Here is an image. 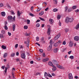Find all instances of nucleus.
<instances>
[{
    "mask_svg": "<svg viewBox=\"0 0 79 79\" xmlns=\"http://www.w3.org/2000/svg\"><path fill=\"white\" fill-rule=\"evenodd\" d=\"M8 21H10V23L13 22L15 21V16H14L13 18L11 16H8L7 17Z\"/></svg>",
    "mask_w": 79,
    "mask_h": 79,
    "instance_id": "nucleus-1",
    "label": "nucleus"
},
{
    "mask_svg": "<svg viewBox=\"0 0 79 79\" xmlns=\"http://www.w3.org/2000/svg\"><path fill=\"white\" fill-rule=\"evenodd\" d=\"M73 18H69L68 17H67L65 20V22H67V23L68 22L71 23V22H73Z\"/></svg>",
    "mask_w": 79,
    "mask_h": 79,
    "instance_id": "nucleus-2",
    "label": "nucleus"
},
{
    "mask_svg": "<svg viewBox=\"0 0 79 79\" xmlns=\"http://www.w3.org/2000/svg\"><path fill=\"white\" fill-rule=\"evenodd\" d=\"M52 63L53 64H55V65H58V64H59V62H58V61H57V60H52Z\"/></svg>",
    "mask_w": 79,
    "mask_h": 79,
    "instance_id": "nucleus-3",
    "label": "nucleus"
},
{
    "mask_svg": "<svg viewBox=\"0 0 79 79\" xmlns=\"http://www.w3.org/2000/svg\"><path fill=\"white\" fill-rule=\"evenodd\" d=\"M60 33H59L58 34H57L54 38V40H57L60 37Z\"/></svg>",
    "mask_w": 79,
    "mask_h": 79,
    "instance_id": "nucleus-4",
    "label": "nucleus"
},
{
    "mask_svg": "<svg viewBox=\"0 0 79 79\" xmlns=\"http://www.w3.org/2000/svg\"><path fill=\"white\" fill-rule=\"evenodd\" d=\"M68 77L69 79H73V75H72V73H69L68 75Z\"/></svg>",
    "mask_w": 79,
    "mask_h": 79,
    "instance_id": "nucleus-5",
    "label": "nucleus"
},
{
    "mask_svg": "<svg viewBox=\"0 0 79 79\" xmlns=\"http://www.w3.org/2000/svg\"><path fill=\"white\" fill-rule=\"evenodd\" d=\"M7 67H6L5 68V73H6V72L7 71V69H8V68H10V66H9V65L8 64H7Z\"/></svg>",
    "mask_w": 79,
    "mask_h": 79,
    "instance_id": "nucleus-6",
    "label": "nucleus"
},
{
    "mask_svg": "<svg viewBox=\"0 0 79 79\" xmlns=\"http://www.w3.org/2000/svg\"><path fill=\"white\" fill-rule=\"evenodd\" d=\"M21 56L23 59H24V58L26 57V55L24 53H22L21 55Z\"/></svg>",
    "mask_w": 79,
    "mask_h": 79,
    "instance_id": "nucleus-7",
    "label": "nucleus"
},
{
    "mask_svg": "<svg viewBox=\"0 0 79 79\" xmlns=\"http://www.w3.org/2000/svg\"><path fill=\"white\" fill-rule=\"evenodd\" d=\"M74 40L76 41H78L79 40V37L76 36L74 37Z\"/></svg>",
    "mask_w": 79,
    "mask_h": 79,
    "instance_id": "nucleus-8",
    "label": "nucleus"
},
{
    "mask_svg": "<svg viewBox=\"0 0 79 79\" xmlns=\"http://www.w3.org/2000/svg\"><path fill=\"white\" fill-rule=\"evenodd\" d=\"M52 45L51 44L49 45V46L48 48V51H50L52 49Z\"/></svg>",
    "mask_w": 79,
    "mask_h": 79,
    "instance_id": "nucleus-9",
    "label": "nucleus"
},
{
    "mask_svg": "<svg viewBox=\"0 0 79 79\" xmlns=\"http://www.w3.org/2000/svg\"><path fill=\"white\" fill-rule=\"evenodd\" d=\"M52 67H53L52 69V70L53 71H56V67L54 65H53L52 66Z\"/></svg>",
    "mask_w": 79,
    "mask_h": 79,
    "instance_id": "nucleus-10",
    "label": "nucleus"
},
{
    "mask_svg": "<svg viewBox=\"0 0 79 79\" xmlns=\"http://www.w3.org/2000/svg\"><path fill=\"white\" fill-rule=\"evenodd\" d=\"M57 67V68H59V69H64V68H63V66L60 65H58V64L57 65H56Z\"/></svg>",
    "mask_w": 79,
    "mask_h": 79,
    "instance_id": "nucleus-11",
    "label": "nucleus"
},
{
    "mask_svg": "<svg viewBox=\"0 0 79 79\" xmlns=\"http://www.w3.org/2000/svg\"><path fill=\"white\" fill-rule=\"evenodd\" d=\"M22 13V12H21V13L19 12V11H17V15L18 16V18H19V16L21 15V14Z\"/></svg>",
    "mask_w": 79,
    "mask_h": 79,
    "instance_id": "nucleus-12",
    "label": "nucleus"
},
{
    "mask_svg": "<svg viewBox=\"0 0 79 79\" xmlns=\"http://www.w3.org/2000/svg\"><path fill=\"white\" fill-rule=\"evenodd\" d=\"M13 30V31H15V28H16V25L14 24L12 25Z\"/></svg>",
    "mask_w": 79,
    "mask_h": 79,
    "instance_id": "nucleus-13",
    "label": "nucleus"
},
{
    "mask_svg": "<svg viewBox=\"0 0 79 79\" xmlns=\"http://www.w3.org/2000/svg\"><path fill=\"white\" fill-rule=\"evenodd\" d=\"M49 21L50 23L51 24H53V23L54 21H53V19H50L49 20Z\"/></svg>",
    "mask_w": 79,
    "mask_h": 79,
    "instance_id": "nucleus-14",
    "label": "nucleus"
},
{
    "mask_svg": "<svg viewBox=\"0 0 79 79\" xmlns=\"http://www.w3.org/2000/svg\"><path fill=\"white\" fill-rule=\"evenodd\" d=\"M49 60V59H48V58H46L45 59H43L42 61L43 62H46V61H48Z\"/></svg>",
    "mask_w": 79,
    "mask_h": 79,
    "instance_id": "nucleus-15",
    "label": "nucleus"
},
{
    "mask_svg": "<svg viewBox=\"0 0 79 79\" xmlns=\"http://www.w3.org/2000/svg\"><path fill=\"white\" fill-rule=\"evenodd\" d=\"M47 34L48 35H50V28H49L48 30Z\"/></svg>",
    "mask_w": 79,
    "mask_h": 79,
    "instance_id": "nucleus-16",
    "label": "nucleus"
},
{
    "mask_svg": "<svg viewBox=\"0 0 79 79\" xmlns=\"http://www.w3.org/2000/svg\"><path fill=\"white\" fill-rule=\"evenodd\" d=\"M58 48H56L54 49L53 52L54 53H56L58 52Z\"/></svg>",
    "mask_w": 79,
    "mask_h": 79,
    "instance_id": "nucleus-17",
    "label": "nucleus"
},
{
    "mask_svg": "<svg viewBox=\"0 0 79 79\" xmlns=\"http://www.w3.org/2000/svg\"><path fill=\"white\" fill-rule=\"evenodd\" d=\"M76 29L77 30H79V23L77 24L76 27Z\"/></svg>",
    "mask_w": 79,
    "mask_h": 79,
    "instance_id": "nucleus-18",
    "label": "nucleus"
},
{
    "mask_svg": "<svg viewBox=\"0 0 79 79\" xmlns=\"http://www.w3.org/2000/svg\"><path fill=\"white\" fill-rule=\"evenodd\" d=\"M73 43L70 42L69 43V47L71 48L72 47H73Z\"/></svg>",
    "mask_w": 79,
    "mask_h": 79,
    "instance_id": "nucleus-19",
    "label": "nucleus"
},
{
    "mask_svg": "<svg viewBox=\"0 0 79 79\" xmlns=\"http://www.w3.org/2000/svg\"><path fill=\"white\" fill-rule=\"evenodd\" d=\"M44 11H42L41 12L39 13V15H40V16H42V15H44Z\"/></svg>",
    "mask_w": 79,
    "mask_h": 79,
    "instance_id": "nucleus-20",
    "label": "nucleus"
},
{
    "mask_svg": "<svg viewBox=\"0 0 79 79\" xmlns=\"http://www.w3.org/2000/svg\"><path fill=\"white\" fill-rule=\"evenodd\" d=\"M27 47H29V40H27Z\"/></svg>",
    "mask_w": 79,
    "mask_h": 79,
    "instance_id": "nucleus-21",
    "label": "nucleus"
},
{
    "mask_svg": "<svg viewBox=\"0 0 79 79\" xmlns=\"http://www.w3.org/2000/svg\"><path fill=\"white\" fill-rule=\"evenodd\" d=\"M1 15L2 16H5V13L4 12H2L1 13Z\"/></svg>",
    "mask_w": 79,
    "mask_h": 79,
    "instance_id": "nucleus-22",
    "label": "nucleus"
},
{
    "mask_svg": "<svg viewBox=\"0 0 79 79\" xmlns=\"http://www.w3.org/2000/svg\"><path fill=\"white\" fill-rule=\"evenodd\" d=\"M7 55H8V54L7 53H5L3 56L4 58H6L7 56Z\"/></svg>",
    "mask_w": 79,
    "mask_h": 79,
    "instance_id": "nucleus-23",
    "label": "nucleus"
},
{
    "mask_svg": "<svg viewBox=\"0 0 79 79\" xmlns=\"http://www.w3.org/2000/svg\"><path fill=\"white\" fill-rule=\"evenodd\" d=\"M25 35L26 36H29V35H31V33H26L25 34Z\"/></svg>",
    "mask_w": 79,
    "mask_h": 79,
    "instance_id": "nucleus-24",
    "label": "nucleus"
},
{
    "mask_svg": "<svg viewBox=\"0 0 79 79\" xmlns=\"http://www.w3.org/2000/svg\"><path fill=\"white\" fill-rule=\"evenodd\" d=\"M48 76V73L47 72H45L44 73V77H47Z\"/></svg>",
    "mask_w": 79,
    "mask_h": 79,
    "instance_id": "nucleus-25",
    "label": "nucleus"
},
{
    "mask_svg": "<svg viewBox=\"0 0 79 79\" xmlns=\"http://www.w3.org/2000/svg\"><path fill=\"white\" fill-rule=\"evenodd\" d=\"M53 3L54 4H55V5H56V4H57V0H53Z\"/></svg>",
    "mask_w": 79,
    "mask_h": 79,
    "instance_id": "nucleus-26",
    "label": "nucleus"
},
{
    "mask_svg": "<svg viewBox=\"0 0 79 79\" xmlns=\"http://www.w3.org/2000/svg\"><path fill=\"white\" fill-rule=\"evenodd\" d=\"M48 64L49 66H52L53 65V64L52 63V62H48Z\"/></svg>",
    "mask_w": 79,
    "mask_h": 79,
    "instance_id": "nucleus-27",
    "label": "nucleus"
},
{
    "mask_svg": "<svg viewBox=\"0 0 79 79\" xmlns=\"http://www.w3.org/2000/svg\"><path fill=\"white\" fill-rule=\"evenodd\" d=\"M1 47L3 49H4V50H5L6 48V46H5L4 45H2Z\"/></svg>",
    "mask_w": 79,
    "mask_h": 79,
    "instance_id": "nucleus-28",
    "label": "nucleus"
},
{
    "mask_svg": "<svg viewBox=\"0 0 79 79\" xmlns=\"http://www.w3.org/2000/svg\"><path fill=\"white\" fill-rule=\"evenodd\" d=\"M69 29L68 28H65V32H68L69 31Z\"/></svg>",
    "mask_w": 79,
    "mask_h": 79,
    "instance_id": "nucleus-29",
    "label": "nucleus"
},
{
    "mask_svg": "<svg viewBox=\"0 0 79 79\" xmlns=\"http://www.w3.org/2000/svg\"><path fill=\"white\" fill-rule=\"evenodd\" d=\"M27 24H30V20H29V19H27Z\"/></svg>",
    "mask_w": 79,
    "mask_h": 79,
    "instance_id": "nucleus-30",
    "label": "nucleus"
},
{
    "mask_svg": "<svg viewBox=\"0 0 79 79\" xmlns=\"http://www.w3.org/2000/svg\"><path fill=\"white\" fill-rule=\"evenodd\" d=\"M72 8H73V9L74 10L75 9H76V8H77V6H73Z\"/></svg>",
    "mask_w": 79,
    "mask_h": 79,
    "instance_id": "nucleus-31",
    "label": "nucleus"
},
{
    "mask_svg": "<svg viewBox=\"0 0 79 79\" xmlns=\"http://www.w3.org/2000/svg\"><path fill=\"white\" fill-rule=\"evenodd\" d=\"M0 37L1 39H3V35L2 34L0 35Z\"/></svg>",
    "mask_w": 79,
    "mask_h": 79,
    "instance_id": "nucleus-32",
    "label": "nucleus"
},
{
    "mask_svg": "<svg viewBox=\"0 0 79 79\" xmlns=\"http://www.w3.org/2000/svg\"><path fill=\"white\" fill-rule=\"evenodd\" d=\"M58 11V9H54L53 10V11L54 12H56V11Z\"/></svg>",
    "mask_w": 79,
    "mask_h": 79,
    "instance_id": "nucleus-33",
    "label": "nucleus"
},
{
    "mask_svg": "<svg viewBox=\"0 0 79 79\" xmlns=\"http://www.w3.org/2000/svg\"><path fill=\"white\" fill-rule=\"evenodd\" d=\"M68 7L67 6H66L65 7V12H66L67 11V10H68Z\"/></svg>",
    "mask_w": 79,
    "mask_h": 79,
    "instance_id": "nucleus-34",
    "label": "nucleus"
},
{
    "mask_svg": "<svg viewBox=\"0 0 79 79\" xmlns=\"http://www.w3.org/2000/svg\"><path fill=\"white\" fill-rule=\"evenodd\" d=\"M39 18L41 20V21H45V19H44L41 17H39Z\"/></svg>",
    "mask_w": 79,
    "mask_h": 79,
    "instance_id": "nucleus-35",
    "label": "nucleus"
},
{
    "mask_svg": "<svg viewBox=\"0 0 79 79\" xmlns=\"http://www.w3.org/2000/svg\"><path fill=\"white\" fill-rule=\"evenodd\" d=\"M69 58H71V60H73L74 58V56H71L69 57Z\"/></svg>",
    "mask_w": 79,
    "mask_h": 79,
    "instance_id": "nucleus-36",
    "label": "nucleus"
},
{
    "mask_svg": "<svg viewBox=\"0 0 79 79\" xmlns=\"http://www.w3.org/2000/svg\"><path fill=\"white\" fill-rule=\"evenodd\" d=\"M48 76L50 77H52V76L51 75L50 73H48Z\"/></svg>",
    "mask_w": 79,
    "mask_h": 79,
    "instance_id": "nucleus-37",
    "label": "nucleus"
},
{
    "mask_svg": "<svg viewBox=\"0 0 79 79\" xmlns=\"http://www.w3.org/2000/svg\"><path fill=\"white\" fill-rule=\"evenodd\" d=\"M36 27H40V24L39 23H37L36 25Z\"/></svg>",
    "mask_w": 79,
    "mask_h": 79,
    "instance_id": "nucleus-38",
    "label": "nucleus"
},
{
    "mask_svg": "<svg viewBox=\"0 0 79 79\" xmlns=\"http://www.w3.org/2000/svg\"><path fill=\"white\" fill-rule=\"evenodd\" d=\"M42 10V8H40V9H37V12H38V11H40V10Z\"/></svg>",
    "mask_w": 79,
    "mask_h": 79,
    "instance_id": "nucleus-39",
    "label": "nucleus"
},
{
    "mask_svg": "<svg viewBox=\"0 0 79 79\" xmlns=\"http://www.w3.org/2000/svg\"><path fill=\"white\" fill-rule=\"evenodd\" d=\"M36 41H39V37H37L36 38Z\"/></svg>",
    "mask_w": 79,
    "mask_h": 79,
    "instance_id": "nucleus-40",
    "label": "nucleus"
},
{
    "mask_svg": "<svg viewBox=\"0 0 79 79\" xmlns=\"http://www.w3.org/2000/svg\"><path fill=\"white\" fill-rule=\"evenodd\" d=\"M10 13L11 14H12V15H15V13H14V12H13V10H11L10 11Z\"/></svg>",
    "mask_w": 79,
    "mask_h": 79,
    "instance_id": "nucleus-41",
    "label": "nucleus"
},
{
    "mask_svg": "<svg viewBox=\"0 0 79 79\" xmlns=\"http://www.w3.org/2000/svg\"><path fill=\"white\" fill-rule=\"evenodd\" d=\"M5 29H6V30H7L8 29V27H7V26L6 25H5L4 27Z\"/></svg>",
    "mask_w": 79,
    "mask_h": 79,
    "instance_id": "nucleus-42",
    "label": "nucleus"
},
{
    "mask_svg": "<svg viewBox=\"0 0 79 79\" xmlns=\"http://www.w3.org/2000/svg\"><path fill=\"white\" fill-rule=\"evenodd\" d=\"M60 18H61V16H60V15H58L57 17V19H60Z\"/></svg>",
    "mask_w": 79,
    "mask_h": 79,
    "instance_id": "nucleus-43",
    "label": "nucleus"
},
{
    "mask_svg": "<svg viewBox=\"0 0 79 79\" xmlns=\"http://www.w3.org/2000/svg\"><path fill=\"white\" fill-rule=\"evenodd\" d=\"M54 46H55V47H57L58 46L57 43H55L54 45Z\"/></svg>",
    "mask_w": 79,
    "mask_h": 79,
    "instance_id": "nucleus-44",
    "label": "nucleus"
},
{
    "mask_svg": "<svg viewBox=\"0 0 79 79\" xmlns=\"http://www.w3.org/2000/svg\"><path fill=\"white\" fill-rule=\"evenodd\" d=\"M40 73H36L35 75L36 76H38V75H40Z\"/></svg>",
    "mask_w": 79,
    "mask_h": 79,
    "instance_id": "nucleus-45",
    "label": "nucleus"
},
{
    "mask_svg": "<svg viewBox=\"0 0 79 79\" xmlns=\"http://www.w3.org/2000/svg\"><path fill=\"white\" fill-rule=\"evenodd\" d=\"M2 34H5V32L3 30H2L1 31Z\"/></svg>",
    "mask_w": 79,
    "mask_h": 79,
    "instance_id": "nucleus-46",
    "label": "nucleus"
},
{
    "mask_svg": "<svg viewBox=\"0 0 79 79\" xmlns=\"http://www.w3.org/2000/svg\"><path fill=\"white\" fill-rule=\"evenodd\" d=\"M15 53H12L11 55V56H15Z\"/></svg>",
    "mask_w": 79,
    "mask_h": 79,
    "instance_id": "nucleus-47",
    "label": "nucleus"
},
{
    "mask_svg": "<svg viewBox=\"0 0 79 79\" xmlns=\"http://www.w3.org/2000/svg\"><path fill=\"white\" fill-rule=\"evenodd\" d=\"M24 28L25 29H27L28 27H27V26H24Z\"/></svg>",
    "mask_w": 79,
    "mask_h": 79,
    "instance_id": "nucleus-48",
    "label": "nucleus"
},
{
    "mask_svg": "<svg viewBox=\"0 0 79 79\" xmlns=\"http://www.w3.org/2000/svg\"><path fill=\"white\" fill-rule=\"evenodd\" d=\"M8 35H9V36H10V35H11V33L8 32Z\"/></svg>",
    "mask_w": 79,
    "mask_h": 79,
    "instance_id": "nucleus-49",
    "label": "nucleus"
},
{
    "mask_svg": "<svg viewBox=\"0 0 79 79\" xmlns=\"http://www.w3.org/2000/svg\"><path fill=\"white\" fill-rule=\"evenodd\" d=\"M3 6V4L2 3L0 4V7H2Z\"/></svg>",
    "mask_w": 79,
    "mask_h": 79,
    "instance_id": "nucleus-50",
    "label": "nucleus"
},
{
    "mask_svg": "<svg viewBox=\"0 0 79 79\" xmlns=\"http://www.w3.org/2000/svg\"><path fill=\"white\" fill-rule=\"evenodd\" d=\"M5 66H2L1 67V68H2V69H5Z\"/></svg>",
    "mask_w": 79,
    "mask_h": 79,
    "instance_id": "nucleus-51",
    "label": "nucleus"
},
{
    "mask_svg": "<svg viewBox=\"0 0 79 79\" xmlns=\"http://www.w3.org/2000/svg\"><path fill=\"white\" fill-rule=\"evenodd\" d=\"M71 11V9L70 8L68 9V11H67L68 12H69V11Z\"/></svg>",
    "mask_w": 79,
    "mask_h": 79,
    "instance_id": "nucleus-52",
    "label": "nucleus"
},
{
    "mask_svg": "<svg viewBox=\"0 0 79 79\" xmlns=\"http://www.w3.org/2000/svg\"><path fill=\"white\" fill-rule=\"evenodd\" d=\"M62 44L63 45H66V41H64Z\"/></svg>",
    "mask_w": 79,
    "mask_h": 79,
    "instance_id": "nucleus-53",
    "label": "nucleus"
},
{
    "mask_svg": "<svg viewBox=\"0 0 79 79\" xmlns=\"http://www.w3.org/2000/svg\"><path fill=\"white\" fill-rule=\"evenodd\" d=\"M30 16H34V15H33V14H32V13H30Z\"/></svg>",
    "mask_w": 79,
    "mask_h": 79,
    "instance_id": "nucleus-54",
    "label": "nucleus"
},
{
    "mask_svg": "<svg viewBox=\"0 0 79 79\" xmlns=\"http://www.w3.org/2000/svg\"><path fill=\"white\" fill-rule=\"evenodd\" d=\"M18 44H16L15 45V48H17V47H18Z\"/></svg>",
    "mask_w": 79,
    "mask_h": 79,
    "instance_id": "nucleus-55",
    "label": "nucleus"
},
{
    "mask_svg": "<svg viewBox=\"0 0 79 79\" xmlns=\"http://www.w3.org/2000/svg\"><path fill=\"white\" fill-rule=\"evenodd\" d=\"M79 12V9H77L76 10H75V12H76V13H77V12Z\"/></svg>",
    "mask_w": 79,
    "mask_h": 79,
    "instance_id": "nucleus-56",
    "label": "nucleus"
},
{
    "mask_svg": "<svg viewBox=\"0 0 79 79\" xmlns=\"http://www.w3.org/2000/svg\"><path fill=\"white\" fill-rule=\"evenodd\" d=\"M40 51L41 53H42V52H44V51H43V50L42 49H40Z\"/></svg>",
    "mask_w": 79,
    "mask_h": 79,
    "instance_id": "nucleus-57",
    "label": "nucleus"
},
{
    "mask_svg": "<svg viewBox=\"0 0 79 79\" xmlns=\"http://www.w3.org/2000/svg\"><path fill=\"white\" fill-rule=\"evenodd\" d=\"M16 61H17L18 62V61H20V60H19V59H18V58H17L16 59Z\"/></svg>",
    "mask_w": 79,
    "mask_h": 79,
    "instance_id": "nucleus-58",
    "label": "nucleus"
},
{
    "mask_svg": "<svg viewBox=\"0 0 79 79\" xmlns=\"http://www.w3.org/2000/svg\"><path fill=\"white\" fill-rule=\"evenodd\" d=\"M16 55L17 56H19V52H17L16 53Z\"/></svg>",
    "mask_w": 79,
    "mask_h": 79,
    "instance_id": "nucleus-59",
    "label": "nucleus"
},
{
    "mask_svg": "<svg viewBox=\"0 0 79 79\" xmlns=\"http://www.w3.org/2000/svg\"><path fill=\"white\" fill-rule=\"evenodd\" d=\"M52 40H51L50 41V44H52Z\"/></svg>",
    "mask_w": 79,
    "mask_h": 79,
    "instance_id": "nucleus-60",
    "label": "nucleus"
},
{
    "mask_svg": "<svg viewBox=\"0 0 79 79\" xmlns=\"http://www.w3.org/2000/svg\"><path fill=\"white\" fill-rule=\"evenodd\" d=\"M36 44H37V45H38V46H40V45L39 44V43H36Z\"/></svg>",
    "mask_w": 79,
    "mask_h": 79,
    "instance_id": "nucleus-61",
    "label": "nucleus"
},
{
    "mask_svg": "<svg viewBox=\"0 0 79 79\" xmlns=\"http://www.w3.org/2000/svg\"><path fill=\"white\" fill-rule=\"evenodd\" d=\"M61 42V41L60 40H59V41L57 43V44H59Z\"/></svg>",
    "mask_w": 79,
    "mask_h": 79,
    "instance_id": "nucleus-62",
    "label": "nucleus"
},
{
    "mask_svg": "<svg viewBox=\"0 0 79 79\" xmlns=\"http://www.w3.org/2000/svg\"><path fill=\"white\" fill-rule=\"evenodd\" d=\"M48 8L47 7L45 9V11H48Z\"/></svg>",
    "mask_w": 79,
    "mask_h": 79,
    "instance_id": "nucleus-63",
    "label": "nucleus"
},
{
    "mask_svg": "<svg viewBox=\"0 0 79 79\" xmlns=\"http://www.w3.org/2000/svg\"><path fill=\"white\" fill-rule=\"evenodd\" d=\"M30 63L31 64H33V63H34V61H30Z\"/></svg>",
    "mask_w": 79,
    "mask_h": 79,
    "instance_id": "nucleus-64",
    "label": "nucleus"
}]
</instances>
